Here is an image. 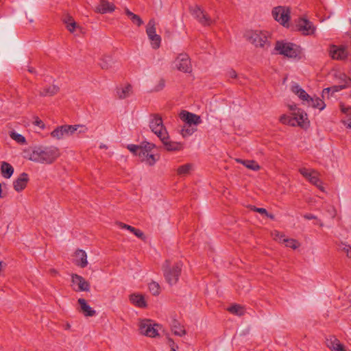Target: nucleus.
I'll list each match as a JSON object with an SVG mask.
<instances>
[{"instance_id":"obj_1","label":"nucleus","mask_w":351,"mask_h":351,"mask_svg":"<svg viewBox=\"0 0 351 351\" xmlns=\"http://www.w3.org/2000/svg\"><path fill=\"white\" fill-rule=\"evenodd\" d=\"M60 156V149L55 146H40L35 147L29 159L35 162L51 164Z\"/></svg>"},{"instance_id":"obj_2","label":"nucleus","mask_w":351,"mask_h":351,"mask_svg":"<svg viewBox=\"0 0 351 351\" xmlns=\"http://www.w3.org/2000/svg\"><path fill=\"white\" fill-rule=\"evenodd\" d=\"M182 264L181 262H176L171 264L169 260H166L162 266L164 277L166 281L173 285L178 281L181 274Z\"/></svg>"},{"instance_id":"obj_3","label":"nucleus","mask_w":351,"mask_h":351,"mask_svg":"<svg viewBox=\"0 0 351 351\" xmlns=\"http://www.w3.org/2000/svg\"><path fill=\"white\" fill-rule=\"evenodd\" d=\"M245 38L256 47H268V34L260 30H250L245 34Z\"/></svg>"},{"instance_id":"obj_4","label":"nucleus","mask_w":351,"mask_h":351,"mask_svg":"<svg viewBox=\"0 0 351 351\" xmlns=\"http://www.w3.org/2000/svg\"><path fill=\"white\" fill-rule=\"evenodd\" d=\"M271 14L275 21L288 27L291 19V9L286 6H276L272 9Z\"/></svg>"},{"instance_id":"obj_5","label":"nucleus","mask_w":351,"mask_h":351,"mask_svg":"<svg viewBox=\"0 0 351 351\" xmlns=\"http://www.w3.org/2000/svg\"><path fill=\"white\" fill-rule=\"evenodd\" d=\"M275 50L278 53L288 58H296L299 55V50L296 45L282 40L276 42Z\"/></svg>"},{"instance_id":"obj_6","label":"nucleus","mask_w":351,"mask_h":351,"mask_svg":"<svg viewBox=\"0 0 351 351\" xmlns=\"http://www.w3.org/2000/svg\"><path fill=\"white\" fill-rule=\"evenodd\" d=\"M149 128L160 140L167 136V131L163 125L162 119L158 115H152L149 120Z\"/></svg>"},{"instance_id":"obj_7","label":"nucleus","mask_w":351,"mask_h":351,"mask_svg":"<svg viewBox=\"0 0 351 351\" xmlns=\"http://www.w3.org/2000/svg\"><path fill=\"white\" fill-rule=\"evenodd\" d=\"M159 325L153 324L150 319H143L139 322L138 330L141 335L149 337H156L158 334Z\"/></svg>"},{"instance_id":"obj_8","label":"nucleus","mask_w":351,"mask_h":351,"mask_svg":"<svg viewBox=\"0 0 351 351\" xmlns=\"http://www.w3.org/2000/svg\"><path fill=\"white\" fill-rule=\"evenodd\" d=\"M189 11L191 15L204 26H209L215 23V21L213 20L203 9L197 5L190 7Z\"/></svg>"},{"instance_id":"obj_9","label":"nucleus","mask_w":351,"mask_h":351,"mask_svg":"<svg viewBox=\"0 0 351 351\" xmlns=\"http://www.w3.org/2000/svg\"><path fill=\"white\" fill-rule=\"evenodd\" d=\"M76 127L71 125L58 126L50 134L52 138L61 140L74 134L76 132Z\"/></svg>"},{"instance_id":"obj_10","label":"nucleus","mask_w":351,"mask_h":351,"mask_svg":"<svg viewBox=\"0 0 351 351\" xmlns=\"http://www.w3.org/2000/svg\"><path fill=\"white\" fill-rule=\"evenodd\" d=\"M155 25L156 23L154 19H150L147 25L146 33L149 39L151 40L152 47L156 49L160 47L161 38L156 34Z\"/></svg>"},{"instance_id":"obj_11","label":"nucleus","mask_w":351,"mask_h":351,"mask_svg":"<svg viewBox=\"0 0 351 351\" xmlns=\"http://www.w3.org/2000/svg\"><path fill=\"white\" fill-rule=\"evenodd\" d=\"M175 67L183 73H191L192 65L189 56L186 53L179 54L174 61Z\"/></svg>"},{"instance_id":"obj_12","label":"nucleus","mask_w":351,"mask_h":351,"mask_svg":"<svg viewBox=\"0 0 351 351\" xmlns=\"http://www.w3.org/2000/svg\"><path fill=\"white\" fill-rule=\"evenodd\" d=\"M296 26L298 30L304 36L313 35L316 30V27L311 21L303 18L298 19Z\"/></svg>"},{"instance_id":"obj_13","label":"nucleus","mask_w":351,"mask_h":351,"mask_svg":"<svg viewBox=\"0 0 351 351\" xmlns=\"http://www.w3.org/2000/svg\"><path fill=\"white\" fill-rule=\"evenodd\" d=\"M71 282L73 285H76L77 287H73V290L75 291H90V283L86 281L82 276L73 274L71 275Z\"/></svg>"},{"instance_id":"obj_14","label":"nucleus","mask_w":351,"mask_h":351,"mask_svg":"<svg viewBox=\"0 0 351 351\" xmlns=\"http://www.w3.org/2000/svg\"><path fill=\"white\" fill-rule=\"evenodd\" d=\"M180 117L186 125L197 126L202 123L199 116L185 110L180 113Z\"/></svg>"},{"instance_id":"obj_15","label":"nucleus","mask_w":351,"mask_h":351,"mask_svg":"<svg viewBox=\"0 0 351 351\" xmlns=\"http://www.w3.org/2000/svg\"><path fill=\"white\" fill-rule=\"evenodd\" d=\"M330 56L332 59L343 60H345L348 55V51L345 47H337L332 45L330 47Z\"/></svg>"},{"instance_id":"obj_16","label":"nucleus","mask_w":351,"mask_h":351,"mask_svg":"<svg viewBox=\"0 0 351 351\" xmlns=\"http://www.w3.org/2000/svg\"><path fill=\"white\" fill-rule=\"evenodd\" d=\"M293 119L297 121L296 125L305 128L308 125L307 114L301 109H298L293 113Z\"/></svg>"},{"instance_id":"obj_17","label":"nucleus","mask_w":351,"mask_h":351,"mask_svg":"<svg viewBox=\"0 0 351 351\" xmlns=\"http://www.w3.org/2000/svg\"><path fill=\"white\" fill-rule=\"evenodd\" d=\"M163 143L165 149L169 152L180 151L183 148V145L181 143L174 142L169 141V134L167 133V136L163 140H160Z\"/></svg>"},{"instance_id":"obj_18","label":"nucleus","mask_w":351,"mask_h":351,"mask_svg":"<svg viewBox=\"0 0 351 351\" xmlns=\"http://www.w3.org/2000/svg\"><path fill=\"white\" fill-rule=\"evenodd\" d=\"M28 181V174L22 173L13 183L14 190L17 192L23 191L26 187Z\"/></svg>"},{"instance_id":"obj_19","label":"nucleus","mask_w":351,"mask_h":351,"mask_svg":"<svg viewBox=\"0 0 351 351\" xmlns=\"http://www.w3.org/2000/svg\"><path fill=\"white\" fill-rule=\"evenodd\" d=\"M74 263L81 268H84L87 266V255L84 250H77L75 251Z\"/></svg>"},{"instance_id":"obj_20","label":"nucleus","mask_w":351,"mask_h":351,"mask_svg":"<svg viewBox=\"0 0 351 351\" xmlns=\"http://www.w3.org/2000/svg\"><path fill=\"white\" fill-rule=\"evenodd\" d=\"M114 9V5L107 0H100L99 5L95 8V12L100 14H106L113 12Z\"/></svg>"},{"instance_id":"obj_21","label":"nucleus","mask_w":351,"mask_h":351,"mask_svg":"<svg viewBox=\"0 0 351 351\" xmlns=\"http://www.w3.org/2000/svg\"><path fill=\"white\" fill-rule=\"evenodd\" d=\"M326 345L332 351H346L343 345L335 337L327 338Z\"/></svg>"},{"instance_id":"obj_22","label":"nucleus","mask_w":351,"mask_h":351,"mask_svg":"<svg viewBox=\"0 0 351 351\" xmlns=\"http://www.w3.org/2000/svg\"><path fill=\"white\" fill-rule=\"evenodd\" d=\"M77 302L80 306V311L85 316L92 317L96 314V311L87 304L86 300L80 298Z\"/></svg>"},{"instance_id":"obj_23","label":"nucleus","mask_w":351,"mask_h":351,"mask_svg":"<svg viewBox=\"0 0 351 351\" xmlns=\"http://www.w3.org/2000/svg\"><path fill=\"white\" fill-rule=\"evenodd\" d=\"M275 239L278 240L280 242L285 243L287 247H291L293 250L297 249L300 245L296 240L293 239H285L284 238V236L282 234H280L279 232H277L276 234Z\"/></svg>"},{"instance_id":"obj_24","label":"nucleus","mask_w":351,"mask_h":351,"mask_svg":"<svg viewBox=\"0 0 351 351\" xmlns=\"http://www.w3.org/2000/svg\"><path fill=\"white\" fill-rule=\"evenodd\" d=\"M291 90L303 101L307 102L310 98L309 95H308L306 92L302 89L298 84H294L291 86Z\"/></svg>"},{"instance_id":"obj_25","label":"nucleus","mask_w":351,"mask_h":351,"mask_svg":"<svg viewBox=\"0 0 351 351\" xmlns=\"http://www.w3.org/2000/svg\"><path fill=\"white\" fill-rule=\"evenodd\" d=\"M114 59L110 55H104L99 60V64L102 69H109L114 64Z\"/></svg>"},{"instance_id":"obj_26","label":"nucleus","mask_w":351,"mask_h":351,"mask_svg":"<svg viewBox=\"0 0 351 351\" xmlns=\"http://www.w3.org/2000/svg\"><path fill=\"white\" fill-rule=\"evenodd\" d=\"M306 104L308 106H311L313 108H317L319 110H323L326 107L325 103L318 97H310Z\"/></svg>"},{"instance_id":"obj_27","label":"nucleus","mask_w":351,"mask_h":351,"mask_svg":"<svg viewBox=\"0 0 351 351\" xmlns=\"http://www.w3.org/2000/svg\"><path fill=\"white\" fill-rule=\"evenodd\" d=\"M130 300L134 305L140 308H144L147 306L144 297L140 294L133 293L130 295Z\"/></svg>"},{"instance_id":"obj_28","label":"nucleus","mask_w":351,"mask_h":351,"mask_svg":"<svg viewBox=\"0 0 351 351\" xmlns=\"http://www.w3.org/2000/svg\"><path fill=\"white\" fill-rule=\"evenodd\" d=\"M60 88L56 85H51L48 87L43 88L40 90L39 95L42 97L53 96L59 92Z\"/></svg>"},{"instance_id":"obj_29","label":"nucleus","mask_w":351,"mask_h":351,"mask_svg":"<svg viewBox=\"0 0 351 351\" xmlns=\"http://www.w3.org/2000/svg\"><path fill=\"white\" fill-rule=\"evenodd\" d=\"M349 86V82L347 81L344 84L341 85H335L331 87L326 88L322 90V97H324L326 95H328L331 92L332 93L339 92Z\"/></svg>"},{"instance_id":"obj_30","label":"nucleus","mask_w":351,"mask_h":351,"mask_svg":"<svg viewBox=\"0 0 351 351\" xmlns=\"http://www.w3.org/2000/svg\"><path fill=\"white\" fill-rule=\"evenodd\" d=\"M1 172L5 178H10L14 173V168L7 162H2L1 165Z\"/></svg>"},{"instance_id":"obj_31","label":"nucleus","mask_w":351,"mask_h":351,"mask_svg":"<svg viewBox=\"0 0 351 351\" xmlns=\"http://www.w3.org/2000/svg\"><path fill=\"white\" fill-rule=\"evenodd\" d=\"M132 87L130 84L117 88V94L119 99L128 97L132 93Z\"/></svg>"},{"instance_id":"obj_32","label":"nucleus","mask_w":351,"mask_h":351,"mask_svg":"<svg viewBox=\"0 0 351 351\" xmlns=\"http://www.w3.org/2000/svg\"><path fill=\"white\" fill-rule=\"evenodd\" d=\"M125 13L127 15V16L131 20V21L134 24L136 25L138 27H140L143 25V21L141 19V17L138 15L132 12L128 8L125 9Z\"/></svg>"},{"instance_id":"obj_33","label":"nucleus","mask_w":351,"mask_h":351,"mask_svg":"<svg viewBox=\"0 0 351 351\" xmlns=\"http://www.w3.org/2000/svg\"><path fill=\"white\" fill-rule=\"evenodd\" d=\"M237 162L243 165L247 169L258 171L260 169L261 167L254 160H242V159H237Z\"/></svg>"},{"instance_id":"obj_34","label":"nucleus","mask_w":351,"mask_h":351,"mask_svg":"<svg viewBox=\"0 0 351 351\" xmlns=\"http://www.w3.org/2000/svg\"><path fill=\"white\" fill-rule=\"evenodd\" d=\"M193 169V165L190 163L185 164L184 165L180 166L177 169V173L179 176H184L191 172Z\"/></svg>"},{"instance_id":"obj_35","label":"nucleus","mask_w":351,"mask_h":351,"mask_svg":"<svg viewBox=\"0 0 351 351\" xmlns=\"http://www.w3.org/2000/svg\"><path fill=\"white\" fill-rule=\"evenodd\" d=\"M197 128L192 125H185L180 131V134L186 138L187 136H191L195 131Z\"/></svg>"},{"instance_id":"obj_36","label":"nucleus","mask_w":351,"mask_h":351,"mask_svg":"<svg viewBox=\"0 0 351 351\" xmlns=\"http://www.w3.org/2000/svg\"><path fill=\"white\" fill-rule=\"evenodd\" d=\"M228 311L230 313L239 316L243 315L245 313L243 307L239 304H234L228 307Z\"/></svg>"},{"instance_id":"obj_37","label":"nucleus","mask_w":351,"mask_h":351,"mask_svg":"<svg viewBox=\"0 0 351 351\" xmlns=\"http://www.w3.org/2000/svg\"><path fill=\"white\" fill-rule=\"evenodd\" d=\"M172 332L175 335L182 337L186 334L185 330L183 326H180L178 322H174L172 326Z\"/></svg>"},{"instance_id":"obj_38","label":"nucleus","mask_w":351,"mask_h":351,"mask_svg":"<svg viewBox=\"0 0 351 351\" xmlns=\"http://www.w3.org/2000/svg\"><path fill=\"white\" fill-rule=\"evenodd\" d=\"M146 158H144L143 162H145L147 165L149 166H153L159 159L158 155H154L149 153L146 154Z\"/></svg>"},{"instance_id":"obj_39","label":"nucleus","mask_w":351,"mask_h":351,"mask_svg":"<svg viewBox=\"0 0 351 351\" xmlns=\"http://www.w3.org/2000/svg\"><path fill=\"white\" fill-rule=\"evenodd\" d=\"M299 172L304 176L306 180L310 181L311 176L316 172L315 169H306L305 167L300 168Z\"/></svg>"},{"instance_id":"obj_40","label":"nucleus","mask_w":351,"mask_h":351,"mask_svg":"<svg viewBox=\"0 0 351 351\" xmlns=\"http://www.w3.org/2000/svg\"><path fill=\"white\" fill-rule=\"evenodd\" d=\"M226 76L228 78L237 79L240 84H243L245 77L243 75H238L236 71L233 69H230L227 71Z\"/></svg>"},{"instance_id":"obj_41","label":"nucleus","mask_w":351,"mask_h":351,"mask_svg":"<svg viewBox=\"0 0 351 351\" xmlns=\"http://www.w3.org/2000/svg\"><path fill=\"white\" fill-rule=\"evenodd\" d=\"M149 291L152 293L154 295H158L160 293V287L158 282L152 281L150 283H149Z\"/></svg>"},{"instance_id":"obj_42","label":"nucleus","mask_w":351,"mask_h":351,"mask_svg":"<svg viewBox=\"0 0 351 351\" xmlns=\"http://www.w3.org/2000/svg\"><path fill=\"white\" fill-rule=\"evenodd\" d=\"M10 136L12 139H13L19 144L23 145L26 143L25 138L23 135L18 134L15 132H11L10 133Z\"/></svg>"},{"instance_id":"obj_43","label":"nucleus","mask_w":351,"mask_h":351,"mask_svg":"<svg viewBox=\"0 0 351 351\" xmlns=\"http://www.w3.org/2000/svg\"><path fill=\"white\" fill-rule=\"evenodd\" d=\"M311 184L318 187L321 191H324L323 187L322 186V182L319 178V173L316 171L314 173V175L311 176V180L309 181Z\"/></svg>"},{"instance_id":"obj_44","label":"nucleus","mask_w":351,"mask_h":351,"mask_svg":"<svg viewBox=\"0 0 351 351\" xmlns=\"http://www.w3.org/2000/svg\"><path fill=\"white\" fill-rule=\"evenodd\" d=\"M280 121L284 124H287L291 126H295L297 121L293 119V117L282 115L280 117Z\"/></svg>"},{"instance_id":"obj_45","label":"nucleus","mask_w":351,"mask_h":351,"mask_svg":"<svg viewBox=\"0 0 351 351\" xmlns=\"http://www.w3.org/2000/svg\"><path fill=\"white\" fill-rule=\"evenodd\" d=\"M339 249L346 254V256L351 258V246L349 244L341 242L339 245Z\"/></svg>"},{"instance_id":"obj_46","label":"nucleus","mask_w":351,"mask_h":351,"mask_svg":"<svg viewBox=\"0 0 351 351\" xmlns=\"http://www.w3.org/2000/svg\"><path fill=\"white\" fill-rule=\"evenodd\" d=\"M142 146H138L135 145H129L128 146V149L136 155H138Z\"/></svg>"},{"instance_id":"obj_47","label":"nucleus","mask_w":351,"mask_h":351,"mask_svg":"<svg viewBox=\"0 0 351 351\" xmlns=\"http://www.w3.org/2000/svg\"><path fill=\"white\" fill-rule=\"evenodd\" d=\"M141 146L143 147V149L149 153V151H151L155 147V145L151 143L144 142L142 143Z\"/></svg>"},{"instance_id":"obj_48","label":"nucleus","mask_w":351,"mask_h":351,"mask_svg":"<svg viewBox=\"0 0 351 351\" xmlns=\"http://www.w3.org/2000/svg\"><path fill=\"white\" fill-rule=\"evenodd\" d=\"M165 86V81L162 79L160 80L158 84L154 87L155 91H160Z\"/></svg>"},{"instance_id":"obj_49","label":"nucleus","mask_w":351,"mask_h":351,"mask_svg":"<svg viewBox=\"0 0 351 351\" xmlns=\"http://www.w3.org/2000/svg\"><path fill=\"white\" fill-rule=\"evenodd\" d=\"M341 110L343 113L350 115L351 114V106H346L343 104L341 105Z\"/></svg>"},{"instance_id":"obj_50","label":"nucleus","mask_w":351,"mask_h":351,"mask_svg":"<svg viewBox=\"0 0 351 351\" xmlns=\"http://www.w3.org/2000/svg\"><path fill=\"white\" fill-rule=\"evenodd\" d=\"M73 126H77L76 131H78L79 133H86L88 132V128L85 125H74Z\"/></svg>"},{"instance_id":"obj_51","label":"nucleus","mask_w":351,"mask_h":351,"mask_svg":"<svg viewBox=\"0 0 351 351\" xmlns=\"http://www.w3.org/2000/svg\"><path fill=\"white\" fill-rule=\"evenodd\" d=\"M146 154H149L146 150L143 149V147L141 148L137 156H139L141 160L144 162V158H146Z\"/></svg>"},{"instance_id":"obj_52","label":"nucleus","mask_w":351,"mask_h":351,"mask_svg":"<svg viewBox=\"0 0 351 351\" xmlns=\"http://www.w3.org/2000/svg\"><path fill=\"white\" fill-rule=\"evenodd\" d=\"M118 225H119V226L121 228H122V229H127V230H130L131 232L134 231V229H135V228H134V227H132V226H131L130 225L125 224V223H121V222L119 223Z\"/></svg>"},{"instance_id":"obj_53","label":"nucleus","mask_w":351,"mask_h":351,"mask_svg":"<svg viewBox=\"0 0 351 351\" xmlns=\"http://www.w3.org/2000/svg\"><path fill=\"white\" fill-rule=\"evenodd\" d=\"M76 26L77 23L74 21H72L70 23H68V25H66V28L70 32L73 33Z\"/></svg>"},{"instance_id":"obj_54","label":"nucleus","mask_w":351,"mask_h":351,"mask_svg":"<svg viewBox=\"0 0 351 351\" xmlns=\"http://www.w3.org/2000/svg\"><path fill=\"white\" fill-rule=\"evenodd\" d=\"M132 233L134 235H136L138 238H141V239L143 238V236H144L143 232L138 229L135 228L134 231H133Z\"/></svg>"},{"instance_id":"obj_55","label":"nucleus","mask_w":351,"mask_h":351,"mask_svg":"<svg viewBox=\"0 0 351 351\" xmlns=\"http://www.w3.org/2000/svg\"><path fill=\"white\" fill-rule=\"evenodd\" d=\"M254 210H255L256 212L258 213H261V214H264V215H267V211L265 208H254Z\"/></svg>"},{"instance_id":"obj_56","label":"nucleus","mask_w":351,"mask_h":351,"mask_svg":"<svg viewBox=\"0 0 351 351\" xmlns=\"http://www.w3.org/2000/svg\"><path fill=\"white\" fill-rule=\"evenodd\" d=\"M304 217L306 219L311 220V219H316L317 217L313 214H305L304 215Z\"/></svg>"},{"instance_id":"obj_57","label":"nucleus","mask_w":351,"mask_h":351,"mask_svg":"<svg viewBox=\"0 0 351 351\" xmlns=\"http://www.w3.org/2000/svg\"><path fill=\"white\" fill-rule=\"evenodd\" d=\"M35 124L38 126H39L41 128H44L45 124L40 119H37L35 121Z\"/></svg>"},{"instance_id":"obj_58","label":"nucleus","mask_w":351,"mask_h":351,"mask_svg":"<svg viewBox=\"0 0 351 351\" xmlns=\"http://www.w3.org/2000/svg\"><path fill=\"white\" fill-rule=\"evenodd\" d=\"M72 21H74L71 16H67L64 19V22L66 25H68V23H70Z\"/></svg>"},{"instance_id":"obj_59","label":"nucleus","mask_w":351,"mask_h":351,"mask_svg":"<svg viewBox=\"0 0 351 351\" xmlns=\"http://www.w3.org/2000/svg\"><path fill=\"white\" fill-rule=\"evenodd\" d=\"M347 128H351V119H350L346 123H345Z\"/></svg>"},{"instance_id":"obj_60","label":"nucleus","mask_w":351,"mask_h":351,"mask_svg":"<svg viewBox=\"0 0 351 351\" xmlns=\"http://www.w3.org/2000/svg\"><path fill=\"white\" fill-rule=\"evenodd\" d=\"M28 71L29 73H36V71H35L34 68H33V67H29L28 68Z\"/></svg>"},{"instance_id":"obj_61","label":"nucleus","mask_w":351,"mask_h":351,"mask_svg":"<svg viewBox=\"0 0 351 351\" xmlns=\"http://www.w3.org/2000/svg\"><path fill=\"white\" fill-rule=\"evenodd\" d=\"M266 215L267 217H269V218H270V219H274V215H272V214H270V213H267V215Z\"/></svg>"},{"instance_id":"obj_62","label":"nucleus","mask_w":351,"mask_h":351,"mask_svg":"<svg viewBox=\"0 0 351 351\" xmlns=\"http://www.w3.org/2000/svg\"><path fill=\"white\" fill-rule=\"evenodd\" d=\"M71 328V325L69 323H66L64 326V329L69 330Z\"/></svg>"},{"instance_id":"obj_63","label":"nucleus","mask_w":351,"mask_h":351,"mask_svg":"<svg viewBox=\"0 0 351 351\" xmlns=\"http://www.w3.org/2000/svg\"><path fill=\"white\" fill-rule=\"evenodd\" d=\"M1 193H2V190H1V184H0V197H1Z\"/></svg>"},{"instance_id":"obj_64","label":"nucleus","mask_w":351,"mask_h":351,"mask_svg":"<svg viewBox=\"0 0 351 351\" xmlns=\"http://www.w3.org/2000/svg\"><path fill=\"white\" fill-rule=\"evenodd\" d=\"M170 351H176L174 348H172Z\"/></svg>"}]
</instances>
